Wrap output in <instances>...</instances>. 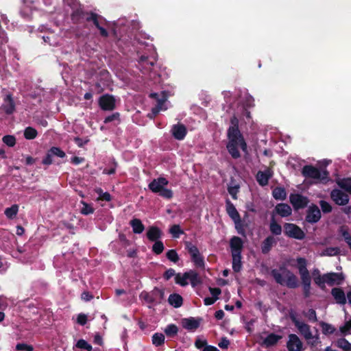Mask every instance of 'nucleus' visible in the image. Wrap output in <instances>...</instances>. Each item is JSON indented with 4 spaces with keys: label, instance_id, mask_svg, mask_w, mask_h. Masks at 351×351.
<instances>
[{
    "label": "nucleus",
    "instance_id": "obj_32",
    "mask_svg": "<svg viewBox=\"0 0 351 351\" xmlns=\"http://www.w3.org/2000/svg\"><path fill=\"white\" fill-rule=\"evenodd\" d=\"M187 273L189 274L188 280H190L191 285L193 287H195L202 283L201 278L195 271L190 270L187 271Z\"/></svg>",
    "mask_w": 351,
    "mask_h": 351
},
{
    "label": "nucleus",
    "instance_id": "obj_41",
    "mask_svg": "<svg viewBox=\"0 0 351 351\" xmlns=\"http://www.w3.org/2000/svg\"><path fill=\"white\" fill-rule=\"evenodd\" d=\"M19 210V206L17 204H13L11 207L7 208L4 213L8 219H12L14 217Z\"/></svg>",
    "mask_w": 351,
    "mask_h": 351
},
{
    "label": "nucleus",
    "instance_id": "obj_14",
    "mask_svg": "<svg viewBox=\"0 0 351 351\" xmlns=\"http://www.w3.org/2000/svg\"><path fill=\"white\" fill-rule=\"evenodd\" d=\"M331 199L338 205L344 206L349 202V196L340 189H333L330 193Z\"/></svg>",
    "mask_w": 351,
    "mask_h": 351
},
{
    "label": "nucleus",
    "instance_id": "obj_53",
    "mask_svg": "<svg viewBox=\"0 0 351 351\" xmlns=\"http://www.w3.org/2000/svg\"><path fill=\"white\" fill-rule=\"evenodd\" d=\"M96 191L99 195V199L106 202L111 200V195L108 192L104 193L101 189H99Z\"/></svg>",
    "mask_w": 351,
    "mask_h": 351
},
{
    "label": "nucleus",
    "instance_id": "obj_50",
    "mask_svg": "<svg viewBox=\"0 0 351 351\" xmlns=\"http://www.w3.org/2000/svg\"><path fill=\"white\" fill-rule=\"evenodd\" d=\"M3 142L9 147H14L16 144V138L12 135H5L2 138Z\"/></svg>",
    "mask_w": 351,
    "mask_h": 351
},
{
    "label": "nucleus",
    "instance_id": "obj_57",
    "mask_svg": "<svg viewBox=\"0 0 351 351\" xmlns=\"http://www.w3.org/2000/svg\"><path fill=\"white\" fill-rule=\"evenodd\" d=\"M82 204H83V207L81 208L82 214L87 215H89V214L93 213L94 209L93 208V207L90 205H89L84 202H82Z\"/></svg>",
    "mask_w": 351,
    "mask_h": 351
},
{
    "label": "nucleus",
    "instance_id": "obj_33",
    "mask_svg": "<svg viewBox=\"0 0 351 351\" xmlns=\"http://www.w3.org/2000/svg\"><path fill=\"white\" fill-rule=\"evenodd\" d=\"M232 269L234 272L240 271L241 269V254H232Z\"/></svg>",
    "mask_w": 351,
    "mask_h": 351
},
{
    "label": "nucleus",
    "instance_id": "obj_23",
    "mask_svg": "<svg viewBox=\"0 0 351 351\" xmlns=\"http://www.w3.org/2000/svg\"><path fill=\"white\" fill-rule=\"evenodd\" d=\"M281 339V335H278L274 333H270L269 335H267V337H266L263 339L261 345L267 348H269L275 346Z\"/></svg>",
    "mask_w": 351,
    "mask_h": 351
},
{
    "label": "nucleus",
    "instance_id": "obj_37",
    "mask_svg": "<svg viewBox=\"0 0 351 351\" xmlns=\"http://www.w3.org/2000/svg\"><path fill=\"white\" fill-rule=\"evenodd\" d=\"M130 225L133 232L136 234L142 233L145 229V226L141 223V221H130Z\"/></svg>",
    "mask_w": 351,
    "mask_h": 351
},
{
    "label": "nucleus",
    "instance_id": "obj_48",
    "mask_svg": "<svg viewBox=\"0 0 351 351\" xmlns=\"http://www.w3.org/2000/svg\"><path fill=\"white\" fill-rule=\"evenodd\" d=\"M49 151L53 156H56L59 158H64L66 156L65 152L58 147H52L49 149Z\"/></svg>",
    "mask_w": 351,
    "mask_h": 351
},
{
    "label": "nucleus",
    "instance_id": "obj_35",
    "mask_svg": "<svg viewBox=\"0 0 351 351\" xmlns=\"http://www.w3.org/2000/svg\"><path fill=\"white\" fill-rule=\"evenodd\" d=\"M165 335L162 333L156 332L152 336V343L155 346H160L165 343Z\"/></svg>",
    "mask_w": 351,
    "mask_h": 351
},
{
    "label": "nucleus",
    "instance_id": "obj_18",
    "mask_svg": "<svg viewBox=\"0 0 351 351\" xmlns=\"http://www.w3.org/2000/svg\"><path fill=\"white\" fill-rule=\"evenodd\" d=\"M230 247L232 255L241 254L243 247V242L240 237L234 236L230 240Z\"/></svg>",
    "mask_w": 351,
    "mask_h": 351
},
{
    "label": "nucleus",
    "instance_id": "obj_4",
    "mask_svg": "<svg viewBox=\"0 0 351 351\" xmlns=\"http://www.w3.org/2000/svg\"><path fill=\"white\" fill-rule=\"evenodd\" d=\"M298 313L293 309L289 310V317L291 322L294 324L295 326L298 328V331L306 339L310 340L313 338V335L311 331L310 326L307 324L300 321L298 319Z\"/></svg>",
    "mask_w": 351,
    "mask_h": 351
},
{
    "label": "nucleus",
    "instance_id": "obj_29",
    "mask_svg": "<svg viewBox=\"0 0 351 351\" xmlns=\"http://www.w3.org/2000/svg\"><path fill=\"white\" fill-rule=\"evenodd\" d=\"M272 195L276 200H285L287 197V192L284 187L277 186L273 189Z\"/></svg>",
    "mask_w": 351,
    "mask_h": 351
},
{
    "label": "nucleus",
    "instance_id": "obj_26",
    "mask_svg": "<svg viewBox=\"0 0 351 351\" xmlns=\"http://www.w3.org/2000/svg\"><path fill=\"white\" fill-rule=\"evenodd\" d=\"M147 237L151 241H158L162 236V231L156 226H151L147 232Z\"/></svg>",
    "mask_w": 351,
    "mask_h": 351
},
{
    "label": "nucleus",
    "instance_id": "obj_25",
    "mask_svg": "<svg viewBox=\"0 0 351 351\" xmlns=\"http://www.w3.org/2000/svg\"><path fill=\"white\" fill-rule=\"evenodd\" d=\"M321 211L315 204L311 205L307 210V215L305 219H320Z\"/></svg>",
    "mask_w": 351,
    "mask_h": 351
},
{
    "label": "nucleus",
    "instance_id": "obj_55",
    "mask_svg": "<svg viewBox=\"0 0 351 351\" xmlns=\"http://www.w3.org/2000/svg\"><path fill=\"white\" fill-rule=\"evenodd\" d=\"M191 260L194 262L196 266L202 267L204 266V261L203 257L199 253L195 256H191Z\"/></svg>",
    "mask_w": 351,
    "mask_h": 351
},
{
    "label": "nucleus",
    "instance_id": "obj_20",
    "mask_svg": "<svg viewBox=\"0 0 351 351\" xmlns=\"http://www.w3.org/2000/svg\"><path fill=\"white\" fill-rule=\"evenodd\" d=\"M171 132L173 136L179 141L183 140L187 134L186 127L179 123L173 125Z\"/></svg>",
    "mask_w": 351,
    "mask_h": 351
},
{
    "label": "nucleus",
    "instance_id": "obj_34",
    "mask_svg": "<svg viewBox=\"0 0 351 351\" xmlns=\"http://www.w3.org/2000/svg\"><path fill=\"white\" fill-rule=\"evenodd\" d=\"M23 135L25 139L33 140L36 138L38 132L35 128L29 126L25 129Z\"/></svg>",
    "mask_w": 351,
    "mask_h": 351
},
{
    "label": "nucleus",
    "instance_id": "obj_1",
    "mask_svg": "<svg viewBox=\"0 0 351 351\" xmlns=\"http://www.w3.org/2000/svg\"><path fill=\"white\" fill-rule=\"evenodd\" d=\"M239 119L236 116L230 119L231 125L228 128L227 136L228 143L226 145L227 149L231 156L237 159L241 157V154L238 147H240L244 152L247 151V145L243 134L241 133L239 128Z\"/></svg>",
    "mask_w": 351,
    "mask_h": 351
},
{
    "label": "nucleus",
    "instance_id": "obj_13",
    "mask_svg": "<svg viewBox=\"0 0 351 351\" xmlns=\"http://www.w3.org/2000/svg\"><path fill=\"white\" fill-rule=\"evenodd\" d=\"M289 200L293 207L295 210L304 208L307 206L308 199L306 197H304L300 194H291L289 196Z\"/></svg>",
    "mask_w": 351,
    "mask_h": 351
},
{
    "label": "nucleus",
    "instance_id": "obj_7",
    "mask_svg": "<svg viewBox=\"0 0 351 351\" xmlns=\"http://www.w3.org/2000/svg\"><path fill=\"white\" fill-rule=\"evenodd\" d=\"M86 22L92 23L99 30L102 37L107 38L108 36V32L104 27L106 21L101 15L90 11L89 17L86 19Z\"/></svg>",
    "mask_w": 351,
    "mask_h": 351
},
{
    "label": "nucleus",
    "instance_id": "obj_11",
    "mask_svg": "<svg viewBox=\"0 0 351 351\" xmlns=\"http://www.w3.org/2000/svg\"><path fill=\"white\" fill-rule=\"evenodd\" d=\"M90 13V12L84 11L82 8H77L71 14V21L74 24L83 25L86 22V19L89 17Z\"/></svg>",
    "mask_w": 351,
    "mask_h": 351
},
{
    "label": "nucleus",
    "instance_id": "obj_16",
    "mask_svg": "<svg viewBox=\"0 0 351 351\" xmlns=\"http://www.w3.org/2000/svg\"><path fill=\"white\" fill-rule=\"evenodd\" d=\"M169 181L163 177L154 179L148 185L149 189L155 193H158L162 188L168 185Z\"/></svg>",
    "mask_w": 351,
    "mask_h": 351
},
{
    "label": "nucleus",
    "instance_id": "obj_8",
    "mask_svg": "<svg viewBox=\"0 0 351 351\" xmlns=\"http://www.w3.org/2000/svg\"><path fill=\"white\" fill-rule=\"evenodd\" d=\"M237 233L243 237L247 234L252 235L254 225L251 221H234Z\"/></svg>",
    "mask_w": 351,
    "mask_h": 351
},
{
    "label": "nucleus",
    "instance_id": "obj_56",
    "mask_svg": "<svg viewBox=\"0 0 351 351\" xmlns=\"http://www.w3.org/2000/svg\"><path fill=\"white\" fill-rule=\"evenodd\" d=\"M319 205H320L322 211L324 213H330L332 211V206H331V205L328 202H327L326 201L321 200L319 202Z\"/></svg>",
    "mask_w": 351,
    "mask_h": 351
},
{
    "label": "nucleus",
    "instance_id": "obj_3",
    "mask_svg": "<svg viewBox=\"0 0 351 351\" xmlns=\"http://www.w3.org/2000/svg\"><path fill=\"white\" fill-rule=\"evenodd\" d=\"M298 269L300 275L303 293L304 298H308L311 295V278L308 270L306 268V260L304 258H298L297 260Z\"/></svg>",
    "mask_w": 351,
    "mask_h": 351
},
{
    "label": "nucleus",
    "instance_id": "obj_60",
    "mask_svg": "<svg viewBox=\"0 0 351 351\" xmlns=\"http://www.w3.org/2000/svg\"><path fill=\"white\" fill-rule=\"evenodd\" d=\"M73 141L79 147H83L85 145H86L89 142L88 138L82 139L78 136L75 137L73 138Z\"/></svg>",
    "mask_w": 351,
    "mask_h": 351
},
{
    "label": "nucleus",
    "instance_id": "obj_21",
    "mask_svg": "<svg viewBox=\"0 0 351 351\" xmlns=\"http://www.w3.org/2000/svg\"><path fill=\"white\" fill-rule=\"evenodd\" d=\"M2 109L7 114H12L15 111V103L12 95L8 94L4 98Z\"/></svg>",
    "mask_w": 351,
    "mask_h": 351
},
{
    "label": "nucleus",
    "instance_id": "obj_31",
    "mask_svg": "<svg viewBox=\"0 0 351 351\" xmlns=\"http://www.w3.org/2000/svg\"><path fill=\"white\" fill-rule=\"evenodd\" d=\"M337 184L341 189L351 193V178L338 179Z\"/></svg>",
    "mask_w": 351,
    "mask_h": 351
},
{
    "label": "nucleus",
    "instance_id": "obj_28",
    "mask_svg": "<svg viewBox=\"0 0 351 351\" xmlns=\"http://www.w3.org/2000/svg\"><path fill=\"white\" fill-rule=\"evenodd\" d=\"M169 303L175 308H179L182 305V297L178 293H173L169 296Z\"/></svg>",
    "mask_w": 351,
    "mask_h": 351
},
{
    "label": "nucleus",
    "instance_id": "obj_42",
    "mask_svg": "<svg viewBox=\"0 0 351 351\" xmlns=\"http://www.w3.org/2000/svg\"><path fill=\"white\" fill-rule=\"evenodd\" d=\"M320 326L322 329V332L324 335H330L335 332V328L334 326H332L331 324H329L328 323L321 322Z\"/></svg>",
    "mask_w": 351,
    "mask_h": 351
},
{
    "label": "nucleus",
    "instance_id": "obj_12",
    "mask_svg": "<svg viewBox=\"0 0 351 351\" xmlns=\"http://www.w3.org/2000/svg\"><path fill=\"white\" fill-rule=\"evenodd\" d=\"M274 171L271 167H267L264 171H258L256 175V179L258 184L265 186L268 184L269 180L273 177Z\"/></svg>",
    "mask_w": 351,
    "mask_h": 351
},
{
    "label": "nucleus",
    "instance_id": "obj_64",
    "mask_svg": "<svg viewBox=\"0 0 351 351\" xmlns=\"http://www.w3.org/2000/svg\"><path fill=\"white\" fill-rule=\"evenodd\" d=\"M339 330L343 334L351 330V319L346 322L343 326H341Z\"/></svg>",
    "mask_w": 351,
    "mask_h": 351
},
{
    "label": "nucleus",
    "instance_id": "obj_63",
    "mask_svg": "<svg viewBox=\"0 0 351 351\" xmlns=\"http://www.w3.org/2000/svg\"><path fill=\"white\" fill-rule=\"evenodd\" d=\"M206 345L207 341L206 339L197 338L195 341V346L197 349L204 348Z\"/></svg>",
    "mask_w": 351,
    "mask_h": 351
},
{
    "label": "nucleus",
    "instance_id": "obj_45",
    "mask_svg": "<svg viewBox=\"0 0 351 351\" xmlns=\"http://www.w3.org/2000/svg\"><path fill=\"white\" fill-rule=\"evenodd\" d=\"M75 346L78 348L86 350L87 351H91L93 349L92 346L84 339L78 340Z\"/></svg>",
    "mask_w": 351,
    "mask_h": 351
},
{
    "label": "nucleus",
    "instance_id": "obj_59",
    "mask_svg": "<svg viewBox=\"0 0 351 351\" xmlns=\"http://www.w3.org/2000/svg\"><path fill=\"white\" fill-rule=\"evenodd\" d=\"M16 350H25V351H33L34 348L31 345H27L26 343H18L16 346Z\"/></svg>",
    "mask_w": 351,
    "mask_h": 351
},
{
    "label": "nucleus",
    "instance_id": "obj_38",
    "mask_svg": "<svg viewBox=\"0 0 351 351\" xmlns=\"http://www.w3.org/2000/svg\"><path fill=\"white\" fill-rule=\"evenodd\" d=\"M189 274L187 272L184 273L182 276L180 275V274H177L175 277V281L176 283L182 286L185 287L188 285L187 280L189 278Z\"/></svg>",
    "mask_w": 351,
    "mask_h": 351
},
{
    "label": "nucleus",
    "instance_id": "obj_46",
    "mask_svg": "<svg viewBox=\"0 0 351 351\" xmlns=\"http://www.w3.org/2000/svg\"><path fill=\"white\" fill-rule=\"evenodd\" d=\"M164 249V245L161 241H155V243L152 246V251L156 254H160L163 252Z\"/></svg>",
    "mask_w": 351,
    "mask_h": 351
},
{
    "label": "nucleus",
    "instance_id": "obj_9",
    "mask_svg": "<svg viewBox=\"0 0 351 351\" xmlns=\"http://www.w3.org/2000/svg\"><path fill=\"white\" fill-rule=\"evenodd\" d=\"M284 232L289 237L299 240L303 239L305 237L301 228L293 223H286L284 226Z\"/></svg>",
    "mask_w": 351,
    "mask_h": 351
},
{
    "label": "nucleus",
    "instance_id": "obj_49",
    "mask_svg": "<svg viewBox=\"0 0 351 351\" xmlns=\"http://www.w3.org/2000/svg\"><path fill=\"white\" fill-rule=\"evenodd\" d=\"M166 256L170 261H172L175 263L178 262L180 259L178 253L174 250H169L166 253Z\"/></svg>",
    "mask_w": 351,
    "mask_h": 351
},
{
    "label": "nucleus",
    "instance_id": "obj_6",
    "mask_svg": "<svg viewBox=\"0 0 351 351\" xmlns=\"http://www.w3.org/2000/svg\"><path fill=\"white\" fill-rule=\"evenodd\" d=\"M140 296L148 304H158L164 300L165 291L163 289L154 287L150 292L143 291Z\"/></svg>",
    "mask_w": 351,
    "mask_h": 351
},
{
    "label": "nucleus",
    "instance_id": "obj_30",
    "mask_svg": "<svg viewBox=\"0 0 351 351\" xmlns=\"http://www.w3.org/2000/svg\"><path fill=\"white\" fill-rule=\"evenodd\" d=\"M245 215L243 219L246 218L254 217V214L257 212L256 206L253 202H249L245 204Z\"/></svg>",
    "mask_w": 351,
    "mask_h": 351
},
{
    "label": "nucleus",
    "instance_id": "obj_47",
    "mask_svg": "<svg viewBox=\"0 0 351 351\" xmlns=\"http://www.w3.org/2000/svg\"><path fill=\"white\" fill-rule=\"evenodd\" d=\"M186 249L188 250L191 256H195L199 253L198 248L190 242H186Z\"/></svg>",
    "mask_w": 351,
    "mask_h": 351
},
{
    "label": "nucleus",
    "instance_id": "obj_51",
    "mask_svg": "<svg viewBox=\"0 0 351 351\" xmlns=\"http://www.w3.org/2000/svg\"><path fill=\"white\" fill-rule=\"evenodd\" d=\"M304 315L308 318L309 321L313 322H317L316 311L314 309H308V311L306 313L304 312Z\"/></svg>",
    "mask_w": 351,
    "mask_h": 351
},
{
    "label": "nucleus",
    "instance_id": "obj_17",
    "mask_svg": "<svg viewBox=\"0 0 351 351\" xmlns=\"http://www.w3.org/2000/svg\"><path fill=\"white\" fill-rule=\"evenodd\" d=\"M287 347L289 351H301L302 343L296 335L291 334L289 335Z\"/></svg>",
    "mask_w": 351,
    "mask_h": 351
},
{
    "label": "nucleus",
    "instance_id": "obj_62",
    "mask_svg": "<svg viewBox=\"0 0 351 351\" xmlns=\"http://www.w3.org/2000/svg\"><path fill=\"white\" fill-rule=\"evenodd\" d=\"M324 274L323 276L319 275L317 276H315L314 281L320 287H324L326 281H324Z\"/></svg>",
    "mask_w": 351,
    "mask_h": 351
},
{
    "label": "nucleus",
    "instance_id": "obj_24",
    "mask_svg": "<svg viewBox=\"0 0 351 351\" xmlns=\"http://www.w3.org/2000/svg\"><path fill=\"white\" fill-rule=\"evenodd\" d=\"M276 244V241L272 236L267 237L262 243L261 251L264 254H267L269 252L271 247Z\"/></svg>",
    "mask_w": 351,
    "mask_h": 351
},
{
    "label": "nucleus",
    "instance_id": "obj_52",
    "mask_svg": "<svg viewBox=\"0 0 351 351\" xmlns=\"http://www.w3.org/2000/svg\"><path fill=\"white\" fill-rule=\"evenodd\" d=\"M169 232L174 238H178L180 235L183 233L179 225H173L170 228Z\"/></svg>",
    "mask_w": 351,
    "mask_h": 351
},
{
    "label": "nucleus",
    "instance_id": "obj_2",
    "mask_svg": "<svg viewBox=\"0 0 351 351\" xmlns=\"http://www.w3.org/2000/svg\"><path fill=\"white\" fill-rule=\"evenodd\" d=\"M271 275L276 282L290 289L297 288L299 285L297 276L285 266L271 271Z\"/></svg>",
    "mask_w": 351,
    "mask_h": 351
},
{
    "label": "nucleus",
    "instance_id": "obj_36",
    "mask_svg": "<svg viewBox=\"0 0 351 351\" xmlns=\"http://www.w3.org/2000/svg\"><path fill=\"white\" fill-rule=\"evenodd\" d=\"M227 212L232 219H241L237 209L234 205L230 202L227 204Z\"/></svg>",
    "mask_w": 351,
    "mask_h": 351
},
{
    "label": "nucleus",
    "instance_id": "obj_27",
    "mask_svg": "<svg viewBox=\"0 0 351 351\" xmlns=\"http://www.w3.org/2000/svg\"><path fill=\"white\" fill-rule=\"evenodd\" d=\"M276 213L282 217H288L291 213V207L286 204H279L275 208Z\"/></svg>",
    "mask_w": 351,
    "mask_h": 351
},
{
    "label": "nucleus",
    "instance_id": "obj_40",
    "mask_svg": "<svg viewBox=\"0 0 351 351\" xmlns=\"http://www.w3.org/2000/svg\"><path fill=\"white\" fill-rule=\"evenodd\" d=\"M336 345L343 351H351V343L344 338L338 339Z\"/></svg>",
    "mask_w": 351,
    "mask_h": 351
},
{
    "label": "nucleus",
    "instance_id": "obj_43",
    "mask_svg": "<svg viewBox=\"0 0 351 351\" xmlns=\"http://www.w3.org/2000/svg\"><path fill=\"white\" fill-rule=\"evenodd\" d=\"M269 228L272 234L275 235H280L282 232L281 226L277 223V221H271Z\"/></svg>",
    "mask_w": 351,
    "mask_h": 351
},
{
    "label": "nucleus",
    "instance_id": "obj_61",
    "mask_svg": "<svg viewBox=\"0 0 351 351\" xmlns=\"http://www.w3.org/2000/svg\"><path fill=\"white\" fill-rule=\"evenodd\" d=\"M52 154H50L49 151L48 150L47 154H46V156L43 158V160H42V163L45 165H50L53 163V160H52Z\"/></svg>",
    "mask_w": 351,
    "mask_h": 351
},
{
    "label": "nucleus",
    "instance_id": "obj_44",
    "mask_svg": "<svg viewBox=\"0 0 351 351\" xmlns=\"http://www.w3.org/2000/svg\"><path fill=\"white\" fill-rule=\"evenodd\" d=\"M178 328L175 324H169L165 329V333L169 337H173L177 335Z\"/></svg>",
    "mask_w": 351,
    "mask_h": 351
},
{
    "label": "nucleus",
    "instance_id": "obj_58",
    "mask_svg": "<svg viewBox=\"0 0 351 351\" xmlns=\"http://www.w3.org/2000/svg\"><path fill=\"white\" fill-rule=\"evenodd\" d=\"M117 167V162L114 160L112 162L111 167L109 169L106 168V169H104L103 173L104 174H107V175L114 174L115 172H116Z\"/></svg>",
    "mask_w": 351,
    "mask_h": 351
},
{
    "label": "nucleus",
    "instance_id": "obj_54",
    "mask_svg": "<svg viewBox=\"0 0 351 351\" xmlns=\"http://www.w3.org/2000/svg\"><path fill=\"white\" fill-rule=\"evenodd\" d=\"M163 198L169 199L173 197V191L171 189L162 188V189L158 193Z\"/></svg>",
    "mask_w": 351,
    "mask_h": 351
},
{
    "label": "nucleus",
    "instance_id": "obj_10",
    "mask_svg": "<svg viewBox=\"0 0 351 351\" xmlns=\"http://www.w3.org/2000/svg\"><path fill=\"white\" fill-rule=\"evenodd\" d=\"M100 108L103 110H113L116 107V100L113 95L105 94L101 96L98 101Z\"/></svg>",
    "mask_w": 351,
    "mask_h": 351
},
{
    "label": "nucleus",
    "instance_id": "obj_5",
    "mask_svg": "<svg viewBox=\"0 0 351 351\" xmlns=\"http://www.w3.org/2000/svg\"><path fill=\"white\" fill-rule=\"evenodd\" d=\"M302 174L305 178L319 180L323 182L328 181L329 175L327 171L321 172L319 169L313 165L304 166L302 169Z\"/></svg>",
    "mask_w": 351,
    "mask_h": 351
},
{
    "label": "nucleus",
    "instance_id": "obj_15",
    "mask_svg": "<svg viewBox=\"0 0 351 351\" xmlns=\"http://www.w3.org/2000/svg\"><path fill=\"white\" fill-rule=\"evenodd\" d=\"M324 281L330 286L339 285L344 280L342 273L330 272L324 274Z\"/></svg>",
    "mask_w": 351,
    "mask_h": 351
},
{
    "label": "nucleus",
    "instance_id": "obj_19",
    "mask_svg": "<svg viewBox=\"0 0 351 351\" xmlns=\"http://www.w3.org/2000/svg\"><path fill=\"white\" fill-rule=\"evenodd\" d=\"M202 318H184L182 319V326L188 330H195L199 328Z\"/></svg>",
    "mask_w": 351,
    "mask_h": 351
},
{
    "label": "nucleus",
    "instance_id": "obj_22",
    "mask_svg": "<svg viewBox=\"0 0 351 351\" xmlns=\"http://www.w3.org/2000/svg\"><path fill=\"white\" fill-rule=\"evenodd\" d=\"M331 294L337 304L343 305L346 303L347 295H346L341 288L335 287L332 289Z\"/></svg>",
    "mask_w": 351,
    "mask_h": 351
},
{
    "label": "nucleus",
    "instance_id": "obj_39",
    "mask_svg": "<svg viewBox=\"0 0 351 351\" xmlns=\"http://www.w3.org/2000/svg\"><path fill=\"white\" fill-rule=\"evenodd\" d=\"M233 182V180H231L230 185L228 186V191L233 199H237V193L239 192L240 186L239 184L232 185Z\"/></svg>",
    "mask_w": 351,
    "mask_h": 351
}]
</instances>
